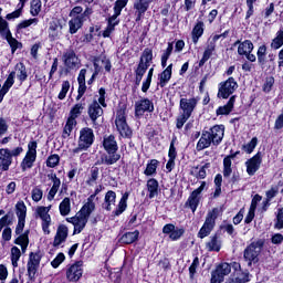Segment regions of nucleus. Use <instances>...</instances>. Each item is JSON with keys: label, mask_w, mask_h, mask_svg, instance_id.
I'll return each mask as SVG.
<instances>
[{"label": "nucleus", "mask_w": 283, "mask_h": 283, "mask_svg": "<svg viewBox=\"0 0 283 283\" xmlns=\"http://www.w3.org/2000/svg\"><path fill=\"white\" fill-rule=\"evenodd\" d=\"M92 198L94 197L87 198V202L82 207L81 211L76 213V216L66 218V222L74 226V235L81 233V231L85 229L87 220H90V216H92L93 211L96 209V203L92 202Z\"/></svg>", "instance_id": "1"}, {"label": "nucleus", "mask_w": 283, "mask_h": 283, "mask_svg": "<svg viewBox=\"0 0 283 283\" xmlns=\"http://www.w3.org/2000/svg\"><path fill=\"white\" fill-rule=\"evenodd\" d=\"M224 138V126L223 125H216L210 130H206L202 133L198 144L197 149L198 151H202V149H207V147H211L212 145H218L222 143Z\"/></svg>", "instance_id": "2"}, {"label": "nucleus", "mask_w": 283, "mask_h": 283, "mask_svg": "<svg viewBox=\"0 0 283 283\" xmlns=\"http://www.w3.org/2000/svg\"><path fill=\"white\" fill-rule=\"evenodd\" d=\"M94 145V130L90 127H84L80 130L77 147L72 150V154H81L87 151Z\"/></svg>", "instance_id": "3"}, {"label": "nucleus", "mask_w": 283, "mask_h": 283, "mask_svg": "<svg viewBox=\"0 0 283 283\" xmlns=\"http://www.w3.org/2000/svg\"><path fill=\"white\" fill-rule=\"evenodd\" d=\"M23 154V147L19 146L12 150L9 148L0 149V167L2 171H8L10 169V165H12V158H17Z\"/></svg>", "instance_id": "4"}, {"label": "nucleus", "mask_w": 283, "mask_h": 283, "mask_svg": "<svg viewBox=\"0 0 283 283\" xmlns=\"http://www.w3.org/2000/svg\"><path fill=\"white\" fill-rule=\"evenodd\" d=\"M115 125L118 134L122 136V138H132L134 132L127 124V117L125 116V109L120 108L117 111L116 118H115Z\"/></svg>", "instance_id": "5"}, {"label": "nucleus", "mask_w": 283, "mask_h": 283, "mask_svg": "<svg viewBox=\"0 0 283 283\" xmlns=\"http://www.w3.org/2000/svg\"><path fill=\"white\" fill-rule=\"evenodd\" d=\"M25 228V219H18V224L15 227V235H19L14 244H19L22 249V253H25L28 251V244H30V238H29V231H25L23 233V229ZM23 233V234H21Z\"/></svg>", "instance_id": "6"}, {"label": "nucleus", "mask_w": 283, "mask_h": 283, "mask_svg": "<svg viewBox=\"0 0 283 283\" xmlns=\"http://www.w3.org/2000/svg\"><path fill=\"white\" fill-rule=\"evenodd\" d=\"M216 220H218V209L217 208H214L208 212V214L206 217V221L198 232V238H200L201 240L203 238H207V235H209L211 233V231H213V227H216Z\"/></svg>", "instance_id": "7"}, {"label": "nucleus", "mask_w": 283, "mask_h": 283, "mask_svg": "<svg viewBox=\"0 0 283 283\" xmlns=\"http://www.w3.org/2000/svg\"><path fill=\"white\" fill-rule=\"evenodd\" d=\"M216 220H218V209L217 208H214L208 212V214L206 217V221L198 232V238H200L201 240L203 238H207V235H209L211 233V231H213V227H216Z\"/></svg>", "instance_id": "8"}, {"label": "nucleus", "mask_w": 283, "mask_h": 283, "mask_svg": "<svg viewBox=\"0 0 283 283\" xmlns=\"http://www.w3.org/2000/svg\"><path fill=\"white\" fill-rule=\"evenodd\" d=\"M216 220H218V209L217 208H214L208 212V214L206 217V221L198 232V238H200L201 240L203 238H207V235H209L211 233V231H213V227H216Z\"/></svg>", "instance_id": "9"}, {"label": "nucleus", "mask_w": 283, "mask_h": 283, "mask_svg": "<svg viewBox=\"0 0 283 283\" xmlns=\"http://www.w3.org/2000/svg\"><path fill=\"white\" fill-rule=\"evenodd\" d=\"M262 247H264V241L258 240L245 248L243 256L247 260V262H249V264L259 261L258 255L262 253Z\"/></svg>", "instance_id": "10"}, {"label": "nucleus", "mask_w": 283, "mask_h": 283, "mask_svg": "<svg viewBox=\"0 0 283 283\" xmlns=\"http://www.w3.org/2000/svg\"><path fill=\"white\" fill-rule=\"evenodd\" d=\"M238 87V82H235V78L229 77L226 82L220 83L218 96L219 98H229L233 92H235Z\"/></svg>", "instance_id": "11"}, {"label": "nucleus", "mask_w": 283, "mask_h": 283, "mask_svg": "<svg viewBox=\"0 0 283 283\" xmlns=\"http://www.w3.org/2000/svg\"><path fill=\"white\" fill-rule=\"evenodd\" d=\"M48 34L51 41H59L63 36V24L61 20L52 19L49 22Z\"/></svg>", "instance_id": "12"}, {"label": "nucleus", "mask_w": 283, "mask_h": 283, "mask_svg": "<svg viewBox=\"0 0 283 283\" xmlns=\"http://www.w3.org/2000/svg\"><path fill=\"white\" fill-rule=\"evenodd\" d=\"M231 273V264L221 263L217 266L211 273V283H221L224 282V276Z\"/></svg>", "instance_id": "13"}, {"label": "nucleus", "mask_w": 283, "mask_h": 283, "mask_svg": "<svg viewBox=\"0 0 283 283\" xmlns=\"http://www.w3.org/2000/svg\"><path fill=\"white\" fill-rule=\"evenodd\" d=\"M83 277V262L77 261L66 270V280L69 282H78Z\"/></svg>", "instance_id": "14"}, {"label": "nucleus", "mask_w": 283, "mask_h": 283, "mask_svg": "<svg viewBox=\"0 0 283 283\" xmlns=\"http://www.w3.org/2000/svg\"><path fill=\"white\" fill-rule=\"evenodd\" d=\"M35 218H40L42 221V231L45 235H50V227L52 226V217L48 212V210H43L41 207L35 209Z\"/></svg>", "instance_id": "15"}, {"label": "nucleus", "mask_w": 283, "mask_h": 283, "mask_svg": "<svg viewBox=\"0 0 283 283\" xmlns=\"http://www.w3.org/2000/svg\"><path fill=\"white\" fill-rule=\"evenodd\" d=\"M205 187H207V182L202 181L200 187L191 192L186 202V205L190 207L192 213H196V209H198V205L200 203V198L198 196L205 191Z\"/></svg>", "instance_id": "16"}, {"label": "nucleus", "mask_w": 283, "mask_h": 283, "mask_svg": "<svg viewBox=\"0 0 283 283\" xmlns=\"http://www.w3.org/2000/svg\"><path fill=\"white\" fill-rule=\"evenodd\" d=\"M198 101H200V98H198V97L181 98L179 102V107L181 109V114L191 116L193 114V109H196V107H198Z\"/></svg>", "instance_id": "17"}, {"label": "nucleus", "mask_w": 283, "mask_h": 283, "mask_svg": "<svg viewBox=\"0 0 283 283\" xmlns=\"http://www.w3.org/2000/svg\"><path fill=\"white\" fill-rule=\"evenodd\" d=\"M145 112H154V102L149 98H142L135 102V116H144Z\"/></svg>", "instance_id": "18"}, {"label": "nucleus", "mask_w": 283, "mask_h": 283, "mask_svg": "<svg viewBox=\"0 0 283 283\" xmlns=\"http://www.w3.org/2000/svg\"><path fill=\"white\" fill-rule=\"evenodd\" d=\"M261 165H262V155H260V153L254 155L252 158L248 159L245 161L248 176H255Z\"/></svg>", "instance_id": "19"}, {"label": "nucleus", "mask_w": 283, "mask_h": 283, "mask_svg": "<svg viewBox=\"0 0 283 283\" xmlns=\"http://www.w3.org/2000/svg\"><path fill=\"white\" fill-rule=\"evenodd\" d=\"M62 59L65 67H67L69 70H76V67H78V65L81 64V61L78 60V56H76L74 50H67L63 54Z\"/></svg>", "instance_id": "20"}, {"label": "nucleus", "mask_w": 283, "mask_h": 283, "mask_svg": "<svg viewBox=\"0 0 283 283\" xmlns=\"http://www.w3.org/2000/svg\"><path fill=\"white\" fill-rule=\"evenodd\" d=\"M88 116L93 123V125H96V120L103 116V107H101V103L98 101L94 99L92 104L88 105Z\"/></svg>", "instance_id": "21"}, {"label": "nucleus", "mask_w": 283, "mask_h": 283, "mask_svg": "<svg viewBox=\"0 0 283 283\" xmlns=\"http://www.w3.org/2000/svg\"><path fill=\"white\" fill-rule=\"evenodd\" d=\"M118 17H120V15L114 13L113 15H111L106 19L107 27L102 33V36H104V39L109 38L112 35V32H114V30H116V25H118V23H120V20L118 19Z\"/></svg>", "instance_id": "22"}, {"label": "nucleus", "mask_w": 283, "mask_h": 283, "mask_svg": "<svg viewBox=\"0 0 283 283\" xmlns=\"http://www.w3.org/2000/svg\"><path fill=\"white\" fill-rule=\"evenodd\" d=\"M67 227L65 224L59 226L56 234L54 237L53 247H61L65 240H67Z\"/></svg>", "instance_id": "23"}, {"label": "nucleus", "mask_w": 283, "mask_h": 283, "mask_svg": "<svg viewBox=\"0 0 283 283\" xmlns=\"http://www.w3.org/2000/svg\"><path fill=\"white\" fill-rule=\"evenodd\" d=\"M103 147L106 153L118 151V143L114 135L104 136Z\"/></svg>", "instance_id": "24"}, {"label": "nucleus", "mask_w": 283, "mask_h": 283, "mask_svg": "<svg viewBox=\"0 0 283 283\" xmlns=\"http://www.w3.org/2000/svg\"><path fill=\"white\" fill-rule=\"evenodd\" d=\"M120 160V154L116 151H111L107 154L102 155L101 161L97 163L98 165H116V161Z\"/></svg>", "instance_id": "25"}, {"label": "nucleus", "mask_w": 283, "mask_h": 283, "mask_svg": "<svg viewBox=\"0 0 283 283\" xmlns=\"http://www.w3.org/2000/svg\"><path fill=\"white\" fill-rule=\"evenodd\" d=\"M115 205H116V192L114 190H108L104 197L102 209H105V211H112V207H114Z\"/></svg>", "instance_id": "26"}, {"label": "nucleus", "mask_w": 283, "mask_h": 283, "mask_svg": "<svg viewBox=\"0 0 283 283\" xmlns=\"http://www.w3.org/2000/svg\"><path fill=\"white\" fill-rule=\"evenodd\" d=\"M235 105V95L231 96L228 103L223 106L217 108V116H229L230 112H233V106Z\"/></svg>", "instance_id": "27"}, {"label": "nucleus", "mask_w": 283, "mask_h": 283, "mask_svg": "<svg viewBox=\"0 0 283 283\" xmlns=\"http://www.w3.org/2000/svg\"><path fill=\"white\" fill-rule=\"evenodd\" d=\"M234 45H239L238 54H240V56H245V54L253 52V42H251V40H245L242 43L238 40Z\"/></svg>", "instance_id": "28"}, {"label": "nucleus", "mask_w": 283, "mask_h": 283, "mask_svg": "<svg viewBox=\"0 0 283 283\" xmlns=\"http://www.w3.org/2000/svg\"><path fill=\"white\" fill-rule=\"evenodd\" d=\"M70 34H76L83 28V15H76L69 21Z\"/></svg>", "instance_id": "29"}, {"label": "nucleus", "mask_w": 283, "mask_h": 283, "mask_svg": "<svg viewBox=\"0 0 283 283\" xmlns=\"http://www.w3.org/2000/svg\"><path fill=\"white\" fill-rule=\"evenodd\" d=\"M149 6H151V0H135L133 8L136 12H139V14H145V12L149 10Z\"/></svg>", "instance_id": "30"}, {"label": "nucleus", "mask_w": 283, "mask_h": 283, "mask_svg": "<svg viewBox=\"0 0 283 283\" xmlns=\"http://www.w3.org/2000/svg\"><path fill=\"white\" fill-rule=\"evenodd\" d=\"M127 200H129V192H125L122 196V198L117 205V208L115 209V211H113V213L115 216H120V214L125 213V211L127 209Z\"/></svg>", "instance_id": "31"}, {"label": "nucleus", "mask_w": 283, "mask_h": 283, "mask_svg": "<svg viewBox=\"0 0 283 283\" xmlns=\"http://www.w3.org/2000/svg\"><path fill=\"white\" fill-rule=\"evenodd\" d=\"M174 67V64H170L166 67V70L159 75V83L158 85L160 87H165L169 81H171V70Z\"/></svg>", "instance_id": "32"}, {"label": "nucleus", "mask_w": 283, "mask_h": 283, "mask_svg": "<svg viewBox=\"0 0 283 283\" xmlns=\"http://www.w3.org/2000/svg\"><path fill=\"white\" fill-rule=\"evenodd\" d=\"M35 160H36V155L32 153H27L25 157L21 163L22 171H25V169H32Z\"/></svg>", "instance_id": "33"}, {"label": "nucleus", "mask_w": 283, "mask_h": 283, "mask_svg": "<svg viewBox=\"0 0 283 283\" xmlns=\"http://www.w3.org/2000/svg\"><path fill=\"white\" fill-rule=\"evenodd\" d=\"M12 224H14V213L8 212L0 218V233L3 229H7V227H12Z\"/></svg>", "instance_id": "34"}, {"label": "nucleus", "mask_w": 283, "mask_h": 283, "mask_svg": "<svg viewBox=\"0 0 283 283\" xmlns=\"http://www.w3.org/2000/svg\"><path fill=\"white\" fill-rule=\"evenodd\" d=\"M138 235H140V232H138V230H135L134 232H126L120 238V242L122 244H134V242L138 240Z\"/></svg>", "instance_id": "35"}, {"label": "nucleus", "mask_w": 283, "mask_h": 283, "mask_svg": "<svg viewBox=\"0 0 283 283\" xmlns=\"http://www.w3.org/2000/svg\"><path fill=\"white\" fill-rule=\"evenodd\" d=\"M202 34H205V22H198L192 29V43H198Z\"/></svg>", "instance_id": "36"}, {"label": "nucleus", "mask_w": 283, "mask_h": 283, "mask_svg": "<svg viewBox=\"0 0 283 283\" xmlns=\"http://www.w3.org/2000/svg\"><path fill=\"white\" fill-rule=\"evenodd\" d=\"M59 209H60L61 216H70V212L72 211V203H71L70 197H65L61 201Z\"/></svg>", "instance_id": "37"}, {"label": "nucleus", "mask_w": 283, "mask_h": 283, "mask_svg": "<svg viewBox=\"0 0 283 283\" xmlns=\"http://www.w3.org/2000/svg\"><path fill=\"white\" fill-rule=\"evenodd\" d=\"M221 242L219 235H213L210 238V241L206 244L208 251H220Z\"/></svg>", "instance_id": "38"}, {"label": "nucleus", "mask_w": 283, "mask_h": 283, "mask_svg": "<svg viewBox=\"0 0 283 283\" xmlns=\"http://www.w3.org/2000/svg\"><path fill=\"white\" fill-rule=\"evenodd\" d=\"M83 109H85V103L75 104L70 112L71 117L69 119L76 120V118H78L81 116V114H83Z\"/></svg>", "instance_id": "39"}, {"label": "nucleus", "mask_w": 283, "mask_h": 283, "mask_svg": "<svg viewBox=\"0 0 283 283\" xmlns=\"http://www.w3.org/2000/svg\"><path fill=\"white\" fill-rule=\"evenodd\" d=\"M147 190L149 191L148 198H156L158 196V180L149 179L147 181Z\"/></svg>", "instance_id": "40"}, {"label": "nucleus", "mask_w": 283, "mask_h": 283, "mask_svg": "<svg viewBox=\"0 0 283 283\" xmlns=\"http://www.w3.org/2000/svg\"><path fill=\"white\" fill-rule=\"evenodd\" d=\"M153 60H154V52L151 51V49H145L142 53L139 63H144V65H147V67H149Z\"/></svg>", "instance_id": "41"}, {"label": "nucleus", "mask_w": 283, "mask_h": 283, "mask_svg": "<svg viewBox=\"0 0 283 283\" xmlns=\"http://www.w3.org/2000/svg\"><path fill=\"white\" fill-rule=\"evenodd\" d=\"M30 25H39V18H32L29 20H23L17 25V31L20 32V30H25L27 28H30Z\"/></svg>", "instance_id": "42"}, {"label": "nucleus", "mask_w": 283, "mask_h": 283, "mask_svg": "<svg viewBox=\"0 0 283 283\" xmlns=\"http://www.w3.org/2000/svg\"><path fill=\"white\" fill-rule=\"evenodd\" d=\"M15 71L17 73V77L19 78V81H21V83H23V81H25L28 78V71L25 70V65L23 63H18L15 65Z\"/></svg>", "instance_id": "43"}, {"label": "nucleus", "mask_w": 283, "mask_h": 283, "mask_svg": "<svg viewBox=\"0 0 283 283\" xmlns=\"http://www.w3.org/2000/svg\"><path fill=\"white\" fill-rule=\"evenodd\" d=\"M19 260H21V250L18 247L11 248V263L14 269L19 266Z\"/></svg>", "instance_id": "44"}, {"label": "nucleus", "mask_w": 283, "mask_h": 283, "mask_svg": "<svg viewBox=\"0 0 283 283\" xmlns=\"http://www.w3.org/2000/svg\"><path fill=\"white\" fill-rule=\"evenodd\" d=\"M74 125H76V120L67 119L62 133V138H70V136L72 135V130L74 129Z\"/></svg>", "instance_id": "45"}, {"label": "nucleus", "mask_w": 283, "mask_h": 283, "mask_svg": "<svg viewBox=\"0 0 283 283\" xmlns=\"http://www.w3.org/2000/svg\"><path fill=\"white\" fill-rule=\"evenodd\" d=\"M15 209H17L18 219L25 220V216L28 213V208L25 207V203L23 201H19L15 205Z\"/></svg>", "instance_id": "46"}, {"label": "nucleus", "mask_w": 283, "mask_h": 283, "mask_svg": "<svg viewBox=\"0 0 283 283\" xmlns=\"http://www.w3.org/2000/svg\"><path fill=\"white\" fill-rule=\"evenodd\" d=\"M283 45V31H279L276 36L271 42L272 50H280Z\"/></svg>", "instance_id": "47"}, {"label": "nucleus", "mask_w": 283, "mask_h": 283, "mask_svg": "<svg viewBox=\"0 0 283 283\" xmlns=\"http://www.w3.org/2000/svg\"><path fill=\"white\" fill-rule=\"evenodd\" d=\"M231 165H232L231 157H226L223 159V178H229L233 172Z\"/></svg>", "instance_id": "48"}, {"label": "nucleus", "mask_w": 283, "mask_h": 283, "mask_svg": "<svg viewBox=\"0 0 283 283\" xmlns=\"http://www.w3.org/2000/svg\"><path fill=\"white\" fill-rule=\"evenodd\" d=\"M156 169H158V160L153 159L150 160V163L147 164L144 174L145 176H154Z\"/></svg>", "instance_id": "49"}, {"label": "nucleus", "mask_w": 283, "mask_h": 283, "mask_svg": "<svg viewBox=\"0 0 283 283\" xmlns=\"http://www.w3.org/2000/svg\"><path fill=\"white\" fill-rule=\"evenodd\" d=\"M1 12H3V9L0 8V34L6 36L10 32V27H8V21L1 17Z\"/></svg>", "instance_id": "50"}, {"label": "nucleus", "mask_w": 283, "mask_h": 283, "mask_svg": "<svg viewBox=\"0 0 283 283\" xmlns=\"http://www.w3.org/2000/svg\"><path fill=\"white\" fill-rule=\"evenodd\" d=\"M3 36L8 41L12 52H17V50L19 49V41L12 36V32H9Z\"/></svg>", "instance_id": "51"}, {"label": "nucleus", "mask_w": 283, "mask_h": 283, "mask_svg": "<svg viewBox=\"0 0 283 283\" xmlns=\"http://www.w3.org/2000/svg\"><path fill=\"white\" fill-rule=\"evenodd\" d=\"M30 12H31L32 17H39V13L41 12V0H32L31 1Z\"/></svg>", "instance_id": "52"}, {"label": "nucleus", "mask_w": 283, "mask_h": 283, "mask_svg": "<svg viewBox=\"0 0 283 283\" xmlns=\"http://www.w3.org/2000/svg\"><path fill=\"white\" fill-rule=\"evenodd\" d=\"M255 147H258V137H253L248 144L243 145V151L245 154H252Z\"/></svg>", "instance_id": "53"}, {"label": "nucleus", "mask_w": 283, "mask_h": 283, "mask_svg": "<svg viewBox=\"0 0 283 283\" xmlns=\"http://www.w3.org/2000/svg\"><path fill=\"white\" fill-rule=\"evenodd\" d=\"M249 282V273L247 272H237V276L232 279V283H247Z\"/></svg>", "instance_id": "54"}, {"label": "nucleus", "mask_w": 283, "mask_h": 283, "mask_svg": "<svg viewBox=\"0 0 283 283\" xmlns=\"http://www.w3.org/2000/svg\"><path fill=\"white\" fill-rule=\"evenodd\" d=\"M129 0H116L114 4V14H119L123 12V8L127 6Z\"/></svg>", "instance_id": "55"}, {"label": "nucleus", "mask_w": 283, "mask_h": 283, "mask_svg": "<svg viewBox=\"0 0 283 283\" xmlns=\"http://www.w3.org/2000/svg\"><path fill=\"white\" fill-rule=\"evenodd\" d=\"M188 118H191V116L186 115L185 113H180L177 117L176 127L177 129H182L185 127V123H187Z\"/></svg>", "instance_id": "56"}, {"label": "nucleus", "mask_w": 283, "mask_h": 283, "mask_svg": "<svg viewBox=\"0 0 283 283\" xmlns=\"http://www.w3.org/2000/svg\"><path fill=\"white\" fill-rule=\"evenodd\" d=\"M31 196L34 202H41L43 199V190L39 187H35L32 189Z\"/></svg>", "instance_id": "57"}, {"label": "nucleus", "mask_w": 283, "mask_h": 283, "mask_svg": "<svg viewBox=\"0 0 283 283\" xmlns=\"http://www.w3.org/2000/svg\"><path fill=\"white\" fill-rule=\"evenodd\" d=\"M67 92H70V81H64L62 83V90L57 95L60 101H63L67 96Z\"/></svg>", "instance_id": "58"}, {"label": "nucleus", "mask_w": 283, "mask_h": 283, "mask_svg": "<svg viewBox=\"0 0 283 283\" xmlns=\"http://www.w3.org/2000/svg\"><path fill=\"white\" fill-rule=\"evenodd\" d=\"M28 264L41 266V254L31 252L29 255Z\"/></svg>", "instance_id": "59"}, {"label": "nucleus", "mask_w": 283, "mask_h": 283, "mask_svg": "<svg viewBox=\"0 0 283 283\" xmlns=\"http://www.w3.org/2000/svg\"><path fill=\"white\" fill-rule=\"evenodd\" d=\"M182 235H185V229L175 228L172 230V233L169 234V238H170V240L176 241V240H180V238H182Z\"/></svg>", "instance_id": "60"}, {"label": "nucleus", "mask_w": 283, "mask_h": 283, "mask_svg": "<svg viewBox=\"0 0 283 283\" xmlns=\"http://www.w3.org/2000/svg\"><path fill=\"white\" fill-rule=\"evenodd\" d=\"M61 157H59V155H51L46 160V167L54 168L59 165Z\"/></svg>", "instance_id": "61"}, {"label": "nucleus", "mask_w": 283, "mask_h": 283, "mask_svg": "<svg viewBox=\"0 0 283 283\" xmlns=\"http://www.w3.org/2000/svg\"><path fill=\"white\" fill-rule=\"evenodd\" d=\"M198 266H200V259H198V256H196L193 259L191 265L189 266L190 280H193V275H196V269H198Z\"/></svg>", "instance_id": "62"}, {"label": "nucleus", "mask_w": 283, "mask_h": 283, "mask_svg": "<svg viewBox=\"0 0 283 283\" xmlns=\"http://www.w3.org/2000/svg\"><path fill=\"white\" fill-rule=\"evenodd\" d=\"M259 63L264 64V61L266 59V45H261L256 53Z\"/></svg>", "instance_id": "63"}, {"label": "nucleus", "mask_w": 283, "mask_h": 283, "mask_svg": "<svg viewBox=\"0 0 283 283\" xmlns=\"http://www.w3.org/2000/svg\"><path fill=\"white\" fill-rule=\"evenodd\" d=\"M275 229H283V208L277 212Z\"/></svg>", "instance_id": "64"}]
</instances>
